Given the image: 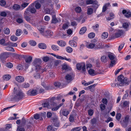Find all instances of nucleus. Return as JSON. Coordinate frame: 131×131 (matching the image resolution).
Instances as JSON below:
<instances>
[{"mask_svg": "<svg viewBox=\"0 0 131 131\" xmlns=\"http://www.w3.org/2000/svg\"><path fill=\"white\" fill-rule=\"evenodd\" d=\"M51 2L50 0H41L40 1V2L42 6V7L44 9L46 8L50 7L53 8V4H51Z\"/></svg>", "mask_w": 131, "mask_h": 131, "instance_id": "obj_3", "label": "nucleus"}, {"mask_svg": "<svg viewBox=\"0 0 131 131\" xmlns=\"http://www.w3.org/2000/svg\"><path fill=\"white\" fill-rule=\"evenodd\" d=\"M68 27V25L67 23H65L64 24L62 27V28L64 30H65L66 29H67Z\"/></svg>", "mask_w": 131, "mask_h": 131, "instance_id": "obj_57", "label": "nucleus"}, {"mask_svg": "<svg viewBox=\"0 0 131 131\" xmlns=\"http://www.w3.org/2000/svg\"><path fill=\"white\" fill-rule=\"evenodd\" d=\"M111 60V63L110 64V67H112L113 65H114L115 64V61L114 60Z\"/></svg>", "mask_w": 131, "mask_h": 131, "instance_id": "obj_60", "label": "nucleus"}, {"mask_svg": "<svg viewBox=\"0 0 131 131\" xmlns=\"http://www.w3.org/2000/svg\"><path fill=\"white\" fill-rule=\"evenodd\" d=\"M40 117V114H36L34 115V117L36 119H39V117Z\"/></svg>", "mask_w": 131, "mask_h": 131, "instance_id": "obj_63", "label": "nucleus"}, {"mask_svg": "<svg viewBox=\"0 0 131 131\" xmlns=\"http://www.w3.org/2000/svg\"><path fill=\"white\" fill-rule=\"evenodd\" d=\"M6 66L8 68H11L13 67V65L12 63L8 62L6 64Z\"/></svg>", "mask_w": 131, "mask_h": 131, "instance_id": "obj_49", "label": "nucleus"}, {"mask_svg": "<svg viewBox=\"0 0 131 131\" xmlns=\"http://www.w3.org/2000/svg\"><path fill=\"white\" fill-rule=\"evenodd\" d=\"M95 33L93 32H92L88 34V36L90 38H92L95 37Z\"/></svg>", "mask_w": 131, "mask_h": 131, "instance_id": "obj_41", "label": "nucleus"}, {"mask_svg": "<svg viewBox=\"0 0 131 131\" xmlns=\"http://www.w3.org/2000/svg\"><path fill=\"white\" fill-rule=\"evenodd\" d=\"M30 12V13L32 14H34L36 12V9L34 7H31L30 6H29L26 9L25 12L26 13L28 12V11Z\"/></svg>", "mask_w": 131, "mask_h": 131, "instance_id": "obj_9", "label": "nucleus"}, {"mask_svg": "<svg viewBox=\"0 0 131 131\" xmlns=\"http://www.w3.org/2000/svg\"><path fill=\"white\" fill-rule=\"evenodd\" d=\"M5 49L8 50L12 52H14L15 50L14 49L12 48L9 46L6 47H5Z\"/></svg>", "mask_w": 131, "mask_h": 131, "instance_id": "obj_40", "label": "nucleus"}, {"mask_svg": "<svg viewBox=\"0 0 131 131\" xmlns=\"http://www.w3.org/2000/svg\"><path fill=\"white\" fill-rule=\"evenodd\" d=\"M21 34V32H20V30L19 29H17L16 30V35L17 36H19Z\"/></svg>", "mask_w": 131, "mask_h": 131, "instance_id": "obj_61", "label": "nucleus"}, {"mask_svg": "<svg viewBox=\"0 0 131 131\" xmlns=\"http://www.w3.org/2000/svg\"><path fill=\"white\" fill-rule=\"evenodd\" d=\"M41 6L40 3L39 2H37L35 4V7L36 9H39L40 8Z\"/></svg>", "mask_w": 131, "mask_h": 131, "instance_id": "obj_47", "label": "nucleus"}, {"mask_svg": "<svg viewBox=\"0 0 131 131\" xmlns=\"http://www.w3.org/2000/svg\"><path fill=\"white\" fill-rule=\"evenodd\" d=\"M42 59L43 61L47 62L49 60L50 58L48 56H45L43 57Z\"/></svg>", "mask_w": 131, "mask_h": 131, "instance_id": "obj_45", "label": "nucleus"}, {"mask_svg": "<svg viewBox=\"0 0 131 131\" xmlns=\"http://www.w3.org/2000/svg\"><path fill=\"white\" fill-rule=\"evenodd\" d=\"M10 39L13 41H15L17 40L18 38L15 36L12 35L11 36Z\"/></svg>", "mask_w": 131, "mask_h": 131, "instance_id": "obj_43", "label": "nucleus"}, {"mask_svg": "<svg viewBox=\"0 0 131 131\" xmlns=\"http://www.w3.org/2000/svg\"><path fill=\"white\" fill-rule=\"evenodd\" d=\"M81 129V127H75L73 128L71 130V131H79Z\"/></svg>", "mask_w": 131, "mask_h": 131, "instance_id": "obj_44", "label": "nucleus"}, {"mask_svg": "<svg viewBox=\"0 0 131 131\" xmlns=\"http://www.w3.org/2000/svg\"><path fill=\"white\" fill-rule=\"evenodd\" d=\"M122 13L124 15L125 17L128 18L131 17V13L130 12H127L126 9H123Z\"/></svg>", "mask_w": 131, "mask_h": 131, "instance_id": "obj_12", "label": "nucleus"}, {"mask_svg": "<svg viewBox=\"0 0 131 131\" xmlns=\"http://www.w3.org/2000/svg\"><path fill=\"white\" fill-rule=\"evenodd\" d=\"M121 115L120 113H117L116 114V119L118 120L119 121L121 119Z\"/></svg>", "mask_w": 131, "mask_h": 131, "instance_id": "obj_51", "label": "nucleus"}, {"mask_svg": "<svg viewBox=\"0 0 131 131\" xmlns=\"http://www.w3.org/2000/svg\"><path fill=\"white\" fill-rule=\"evenodd\" d=\"M117 80L118 81L117 84L118 85L121 86L124 84L128 85V84L127 78H124L122 75H119L118 77Z\"/></svg>", "mask_w": 131, "mask_h": 131, "instance_id": "obj_2", "label": "nucleus"}, {"mask_svg": "<svg viewBox=\"0 0 131 131\" xmlns=\"http://www.w3.org/2000/svg\"><path fill=\"white\" fill-rule=\"evenodd\" d=\"M52 49L54 51H58L59 50V48L58 46L55 45H52L51 46Z\"/></svg>", "mask_w": 131, "mask_h": 131, "instance_id": "obj_26", "label": "nucleus"}, {"mask_svg": "<svg viewBox=\"0 0 131 131\" xmlns=\"http://www.w3.org/2000/svg\"><path fill=\"white\" fill-rule=\"evenodd\" d=\"M32 60V58L31 56H29L25 58V61L26 63L30 64Z\"/></svg>", "mask_w": 131, "mask_h": 131, "instance_id": "obj_30", "label": "nucleus"}, {"mask_svg": "<svg viewBox=\"0 0 131 131\" xmlns=\"http://www.w3.org/2000/svg\"><path fill=\"white\" fill-rule=\"evenodd\" d=\"M86 30V28L85 27H83L81 28L79 33L80 34H83L84 33Z\"/></svg>", "mask_w": 131, "mask_h": 131, "instance_id": "obj_27", "label": "nucleus"}, {"mask_svg": "<svg viewBox=\"0 0 131 131\" xmlns=\"http://www.w3.org/2000/svg\"><path fill=\"white\" fill-rule=\"evenodd\" d=\"M69 121L71 122H73L74 121V118L73 116V115H70L69 118Z\"/></svg>", "mask_w": 131, "mask_h": 131, "instance_id": "obj_55", "label": "nucleus"}, {"mask_svg": "<svg viewBox=\"0 0 131 131\" xmlns=\"http://www.w3.org/2000/svg\"><path fill=\"white\" fill-rule=\"evenodd\" d=\"M69 111L67 109L61 110L59 112L60 115L62 114L65 116H67L69 114Z\"/></svg>", "mask_w": 131, "mask_h": 131, "instance_id": "obj_7", "label": "nucleus"}, {"mask_svg": "<svg viewBox=\"0 0 131 131\" xmlns=\"http://www.w3.org/2000/svg\"><path fill=\"white\" fill-rule=\"evenodd\" d=\"M53 32L50 30H46L43 34L42 35L45 37H48L52 36Z\"/></svg>", "mask_w": 131, "mask_h": 131, "instance_id": "obj_13", "label": "nucleus"}, {"mask_svg": "<svg viewBox=\"0 0 131 131\" xmlns=\"http://www.w3.org/2000/svg\"><path fill=\"white\" fill-rule=\"evenodd\" d=\"M62 98V96L60 95H58L56 97L55 96L52 97L51 98L50 101L51 102H53L54 100H60Z\"/></svg>", "mask_w": 131, "mask_h": 131, "instance_id": "obj_15", "label": "nucleus"}, {"mask_svg": "<svg viewBox=\"0 0 131 131\" xmlns=\"http://www.w3.org/2000/svg\"><path fill=\"white\" fill-rule=\"evenodd\" d=\"M69 43L70 45L73 47H76L77 44L76 42L73 40H71L69 42Z\"/></svg>", "mask_w": 131, "mask_h": 131, "instance_id": "obj_21", "label": "nucleus"}, {"mask_svg": "<svg viewBox=\"0 0 131 131\" xmlns=\"http://www.w3.org/2000/svg\"><path fill=\"white\" fill-rule=\"evenodd\" d=\"M108 33L107 32H103L102 35V38L105 39L107 37Z\"/></svg>", "mask_w": 131, "mask_h": 131, "instance_id": "obj_42", "label": "nucleus"}, {"mask_svg": "<svg viewBox=\"0 0 131 131\" xmlns=\"http://www.w3.org/2000/svg\"><path fill=\"white\" fill-rule=\"evenodd\" d=\"M16 21L18 23L20 24L23 23V20L21 18H18L17 19Z\"/></svg>", "mask_w": 131, "mask_h": 131, "instance_id": "obj_56", "label": "nucleus"}, {"mask_svg": "<svg viewBox=\"0 0 131 131\" xmlns=\"http://www.w3.org/2000/svg\"><path fill=\"white\" fill-rule=\"evenodd\" d=\"M123 34V31L122 30H120L117 32L115 34V37L116 38H118L120 37Z\"/></svg>", "mask_w": 131, "mask_h": 131, "instance_id": "obj_28", "label": "nucleus"}, {"mask_svg": "<svg viewBox=\"0 0 131 131\" xmlns=\"http://www.w3.org/2000/svg\"><path fill=\"white\" fill-rule=\"evenodd\" d=\"M66 51L69 53H71L73 51L72 49L70 47H68L66 48Z\"/></svg>", "mask_w": 131, "mask_h": 131, "instance_id": "obj_39", "label": "nucleus"}, {"mask_svg": "<svg viewBox=\"0 0 131 131\" xmlns=\"http://www.w3.org/2000/svg\"><path fill=\"white\" fill-rule=\"evenodd\" d=\"M22 86L23 88H27L29 86V84L28 83H25L22 84Z\"/></svg>", "mask_w": 131, "mask_h": 131, "instance_id": "obj_50", "label": "nucleus"}, {"mask_svg": "<svg viewBox=\"0 0 131 131\" xmlns=\"http://www.w3.org/2000/svg\"><path fill=\"white\" fill-rule=\"evenodd\" d=\"M108 56L110 59L111 60H114L115 58V55L112 53H109L108 54Z\"/></svg>", "mask_w": 131, "mask_h": 131, "instance_id": "obj_24", "label": "nucleus"}, {"mask_svg": "<svg viewBox=\"0 0 131 131\" xmlns=\"http://www.w3.org/2000/svg\"><path fill=\"white\" fill-rule=\"evenodd\" d=\"M54 128L53 127L51 126H49L47 127V129L48 130L47 131H55Z\"/></svg>", "mask_w": 131, "mask_h": 131, "instance_id": "obj_46", "label": "nucleus"}, {"mask_svg": "<svg viewBox=\"0 0 131 131\" xmlns=\"http://www.w3.org/2000/svg\"><path fill=\"white\" fill-rule=\"evenodd\" d=\"M123 27L125 28H127L129 26L128 24L127 23H123Z\"/></svg>", "mask_w": 131, "mask_h": 131, "instance_id": "obj_64", "label": "nucleus"}, {"mask_svg": "<svg viewBox=\"0 0 131 131\" xmlns=\"http://www.w3.org/2000/svg\"><path fill=\"white\" fill-rule=\"evenodd\" d=\"M61 20L60 18H56V16L54 15L52 16V19L51 23L54 24L60 22Z\"/></svg>", "mask_w": 131, "mask_h": 131, "instance_id": "obj_6", "label": "nucleus"}, {"mask_svg": "<svg viewBox=\"0 0 131 131\" xmlns=\"http://www.w3.org/2000/svg\"><path fill=\"white\" fill-rule=\"evenodd\" d=\"M75 10L77 13H81L82 11L81 8L80 7H77L75 8Z\"/></svg>", "mask_w": 131, "mask_h": 131, "instance_id": "obj_38", "label": "nucleus"}, {"mask_svg": "<svg viewBox=\"0 0 131 131\" xmlns=\"http://www.w3.org/2000/svg\"><path fill=\"white\" fill-rule=\"evenodd\" d=\"M29 43L30 45L33 46H36V41L33 40H30Z\"/></svg>", "mask_w": 131, "mask_h": 131, "instance_id": "obj_35", "label": "nucleus"}, {"mask_svg": "<svg viewBox=\"0 0 131 131\" xmlns=\"http://www.w3.org/2000/svg\"><path fill=\"white\" fill-rule=\"evenodd\" d=\"M57 43L59 46L62 47H64L66 45V42L62 40L58 41H57Z\"/></svg>", "mask_w": 131, "mask_h": 131, "instance_id": "obj_19", "label": "nucleus"}, {"mask_svg": "<svg viewBox=\"0 0 131 131\" xmlns=\"http://www.w3.org/2000/svg\"><path fill=\"white\" fill-rule=\"evenodd\" d=\"M29 3H27L25 2L22 4L21 7V9L23 10L24 8L26 7L29 4Z\"/></svg>", "mask_w": 131, "mask_h": 131, "instance_id": "obj_36", "label": "nucleus"}, {"mask_svg": "<svg viewBox=\"0 0 131 131\" xmlns=\"http://www.w3.org/2000/svg\"><path fill=\"white\" fill-rule=\"evenodd\" d=\"M96 45L95 43H88L86 45V47L87 48L90 49H92L94 47H95Z\"/></svg>", "mask_w": 131, "mask_h": 131, "instance_id": "obj_25", "label": "nucleus"}, {"mask_svg": "<svg viewBox=\"0 0 131 131\" xmlns=\"http://www.w3.org/2000/svg\"><path fill=\"white\" fill-rule=\"evenodd\" d=\"M93 9L91 8H88L87 14L88 15H91L93 13Z\"/></svg>", "mask_w": 131, "mask_h": 131, "instance_id": "obj_29", "label": "nucleus"}, {"mask_svg": "<svg viewBox=\"0 0 131 131\" xmlns=\"http://www.w3.org/2000/svg\"><path fill=\"white\" fill-rule=\"evenodd\" d=\"M14 99L16 101L20 100L24 96V95L22 92L19 90L14 91Z\"/></svg>", "mask_w": 131, "mask_h": 131, "instance_id": "obj_1", "label": "nucleus"}, {"mask_svg": "<svg viewBox=\"0 0 131 131\" xmlns=\"http://www.w3.org/2000/svg\"><path fill=\"white\" fill-rule=\"evenodd\" d=\"M94 1L93 0H86V4L87 5L92 4Z\"/></svg>", "mask_w": 131, "mask_h": 131, "instance_id": "obj_54", "label": "nucleus"}, {"mask_svg": "<svg viewBox=\"0 0 131 131\" xmlns=\"http://www.w3.org/2000/svg\"><path fill=\"white\" fill-rule=\"evenodd\" d=\"M88 73L91 75L94 76L97 74V73L95 72L94 70L92 69H90L88 71Z\"/></svg>", "mask_w": 131, "mask_h": 131, "instance_id": "obj_20", "label": "nucleus"}, {"mask_svg": "<svg viewBox=\"0 0 131 131\" xmlns=\"http://www.w3.org/2000/svg\"><path fill=\"white\" fill-rule=\"evenodd\" d=\"M38 46L39 48L42 49H45L46 48V45L43 43H39L38 45Z\"/></svg>", "mask_w": 131, "mask_h": 131, "instance_id": "obj_23", "label": "nucleus"}, {"mask_svg": "<svg viewBox=\"0 0 131 131\" xmlns=\"http://www.w3.org/2000/svg\"><path fill=\"white\" fill-rule=\"evenodd\" d=\"M6 4V2L4 0H1L0 1V5L2 6H4Z\"/></svg>", "mask_w": 131, "mask_h": 131, "instance_id": "obj_53", "label": "nucleus"}, {"mask_svg": "<svg viewBox=\"0 0 131 131\" xmlns=\"http://www.w3.org/2000/svg\"><path fill=\"white\" fill-rule=\"evenodd\" d=\"M53 124L54 126L56 127H59V122L57 119L53 120Z\"/></svg>", "mask_w": 131, "mask_h": 131, "instance_id": "obj_32", "label": "nucleus"}, {"mask_svg": "<svg viewBox=\"0 0 131 131\" xmlns=\"http://www.w3.org/2000/svg\"><path fill=\"white\" fill-rule=\"evenodd\" d=\"M62 69L63 70H66L68 69V66L66 64H63L62 66Z\"/></svg>", "mask_w": 131, "mask_h": 131, "instance_id": "obj_59", "label": "nucleus"}, {"mask_svg": "<svg viewBox=\"0 0 131 131\" xmlns=\"http://www.w3.org/2000/svg\"><path fill=\"white\" fill-rule=\"evenodd\" d=\"M45 29L44 26H42L38 29L39 30L40 32V33L42 35H43L45 31Z\"/></svg>", "mask_w": 131, "mask_h": 131, "instance_id": "obj_34", "label": "nucleus"}, {"mask_svg": "<svg viewBox=\"0 0 131 131\" xmlns=\"http://www.w3.org/2000/svg\"><path fill=\"white\" fill-rule=\"evenodd\" d=\"M41 60L39 59H36L33 62V64L34 66H39L41 63Z\"/></svg>", "mask_w": 131, "mask_h": 131, "instance_id": "obj_18", "label": "nucleus"}, {"mask_svg": "<svg viewBox=\"0 0 131 131\" xmlns=\"http://www.w3.org/2000/svg\"><path fill=\"white\" fill-rule=\"evenodd\" d=\"M11 15V12L8 11H6L5 12L3 11L1 12L0 15L1 16L4 17H5L7 15Z\"/></svg>", "mask_w": 131, "mask_h": 131, "instance_id": "obj_14", "label": "nucleus"}, {"mask_svg": "<svg viewBox=\"0 0 131 131\" xmlns=\"http://www.w3.org/2000/svg\"><path fill=\"white\" fill-rule=\"evenodd\" d=\"M27 94L30 96H34L37 94V91L36 89L29 90L28 91Z\"/></svg>", "mask_w": 131, "mask_h": 131, "instance_id": "obj_5", "label": "nucleus"}, {"mask_svg": "<svg viewBox=\"0 0 131 131\" xmlns=\"http://www.w3.org/2000/svg\"><path fill=\"white\" fill-rule=\"evenodd\" d=\"M15 80L19 83H21L24 81V79L23 77L21 76H18L15 77Z\"/></svg>", "mask_w": 131, "mask_h": 131, "instance_id": "obj_11", "label": "nucleus"}, {"mask_svg": "<svg viewBox=\"0 0 131 131\" xmlns=\"http://www.w3.org/2000/svg\"><path fill=\"white\" fill-rule=\"evenodd\" d=\"M42 105L44 107H47L48 108H49V104L48 102H45L42 104Z\"/></svg>", "mask_w": 131, "mask_h": 131, "instance_id": "obj_52", "label": "nucleus"}, {"mask_svg": "<svg viewBox=\"0 0 131 131\" xmlns=\"http://www.w3.org/2000/svg\"><path fill=\"white\" fill-rule=\"evenodd\" d=\"M96 85V84H94L89 86V90H90L91 92H93L94 90L95 87Z\"/></svg>", "mask_w": 131, "mask_h": 131, "instance_id": "obj_33", "label": "nucleus"}, {"mask_svg": "<svg viewBox=\"0 0 131 131\" xmlns=\"http://www.w3.org/2000/svg\"><path fill=\"white\" fill-rule=\"evenodd\" d=\"M74 76L72 74H67L65 76L66 80L68 81H70L73 80Z\"/></svg>", "mask_w": 131, "mask_h": 131, "instance_id": "obj_10", "label": "nucleus"}, {"mask_svg": "<svg viewBox=\"0 0 131 131\" xmlns=\"http://www.w3.org/2000/svg\"><path fill=\"white\" fill-rule=\"evenodd\" d=\"M54 86L56 88H59L60 87L61 84L60 82H56L54 83Z\"/></svg>", "mask_w": 131, "mask_h": 131, "instance_id": "obj_58", "label": "nucleus"}, {"mask_svg": "<svg viewBox=\"0 0 131 131\" xmlns=\"http://www.w3.org/2000/svg\"><path fill=\"white\" fill-rule=\"evenodd\" d=\"M92 4L93 5L92 6L96 10L99 6V5L98 4V3L96 0H94V2Z\"/></svg>", "mask_w": 131, "mask_h": 131, "instance_id": "obj_16", "label": "nucleus"}, {"mask_svg": "<svg viewBox=\"0 0 131 131\" xmlns=\"http://www.w3.org/2000/svg\"><path fill=\"white\" fill-rule=\"evenodd\" d=\"M4 33L6 34H8L10 32L9 29L8 28H4L3 29Z\"/></svg>", "mask_w": 131, "mask_h": 131, "instance_id": "obj_37", "label": "nucleus"}, {"mask_svg": "<svg viewBox=\"0 0 131 131\" xmlns=\"http://www.w3.org/2000/svg\"><path fill=\"white\" fill-rule=\"evenodd\" d=\"M102 103L106 105L107 104V101L106 98H103L102 99Z\"/></svg>", "mask_w": 131, "mask_h": 131, "instance_id": "obj_62", "label": "nucleus"}, {"mask_svg": "<svg viewBox=\"0 0 131 131\" xmlns=\"http://www.w3.org/2000/svg\"><path fill=\"white\" fill-rule=\"evenodd\" d=\"M93 110L91 109H90L88 110V114L90 116H92L93 114Z\"/></svg>", "mask_w": 131, "mask_h": 131, "instance_id": "obj_48", "label": "nucleus"}, {"mask_svg": "<svg viewBox=\"0 0 131 131\" xmlns=\"http://www.w3.org/2000/svg\"><path fill=\"white\" fill-rule=\"evenodd\" d=\"M13 9L16 11L19 10L21 9V7L20 5L17 4H14L12 7Z\"/></svg>", "mask_w": 131, "mask_h": 131, "instance_id": "obj_22", "label": "nucleus"}, {"mask_svg": "<svg viewBox=\"0 0 131 131\" xmlns=\"http://www.w3.org/2000/svg\"><path fill=\"white\" fill-rule=\"evenodd\" d=\"M77 69L79 70H80L82 69V72H83L86 71L85 65V63H79L76 64Z\"/></svg>", "mask_w": 131, "mask_h": 131, "instance_id": "obj_4", "label": "nucleus"}, {"mask_svg": "<svg viewBox=\"0 0 131 131\" xmlns=\"http://www.w3.org/2000/svg\"><path fill=\"white\" fill-rule=\"evenodd\" d=\"M46 11L47 13L51 15L52 16H53L56 15L55 12L54 10L53 9H50L48 8L47 9Z\"/></svg>", "mask_w": 131, "mask_h": 131, "instance_id": "obj_17", "label": "nucleus"}, {"mask_svg": "<svg viewBox=\"0 0 131 131\" xmlns=\"http://www.w3.org/2000/svg\"><path fill=\"white\" fill-rule=\"evenodd\" d=\"M8 56V52H4L2 53L0 55V59L1 60H3L4 59L7 58Z\"/></svg>", "mask_w": 131, "mask_h": 131, "instance_id": "obj_8", "label": "nucleus"}, {"mask_svg": "<svg viewBox=\"0 0 131 131\" xmlns=\"http://www.w3.org/2000/svg\"><path fill=\"white\" fill-rule=\"evenodd\" d=\"M11 78V76L9 75H6L3 76V79L4 80L8 81Z\"/></svg>", "mask_w": 131, "mask_h": 131, "instance_id": "obj_31", "label": "nucleus"}]
</instances>
